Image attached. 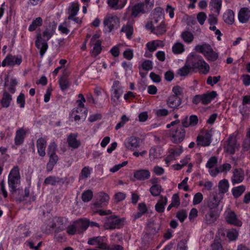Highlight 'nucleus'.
Instances as JSON below:
<instances>
[{
    "label": "nucleus",
    "mask_w": 250,
    "mask_h": 250,
    "mask_svg": "<svg viewBox=\"0 0 250 250\" xmlns=\"http://www.w3.org/2000/svg\"><path fill=\"white\" fill-rule=\"evenodd\" d=\"M220 202V199L217 195L214 193L210 194L207 199L205 201L206 206L209 209L212 210L217 208Z\"/></svg>",
    "instance_id": "2eb2a0df"
},
{
    "label": "nucleus",
    "mask_w": 250,
    "mask_h": 250,
    "mask_svg": "<svg viewBox=\"0 0 250 250\" xmlns=\"http://www.w3.org/2000/svg\"><path fill=\"white\" fill-rule=\"evenodd\" d=\"M90 245H96V248L105 250L107 249V239L104 236H97L90 238L87 242Z\"/></svg>",
    "instance_id": "9d476101"
},
{
    "label": "nucleus",
    "mask_w": 250,
    "mask_h": 250,
    "mask_svg": "<svg viewBox=\"0 0 250 250\" xmlns=\"http://www.w3.org/2000/svg\"><path fill=\"white\" fill-rule=\"evenodd\" d=\"M163 190L161 186L158 184L153 185L149 189L150 192L153 196H160V193Z\"/></svg>",
    "instance_id": "de8ad7c7"
},
{
    "label": "nucleus",
    "mask_w": 250,
    "mask_h": 250,
    "mask_svg": "<svg viewBox=\"0 0 250 250\" xmlns=\"http://www.w3.org/2000/svg\"><path fill=\"white\" fill-rule=\"evenodd\" d=\"M67 27H69L68 22L65 21L62 24L59 25L58 27L59 30H60L62 33L67 34L69 32V29Z\"/></svg>",
    "instance_id": "e2e57ef3"
},
{
    "label": "nucleus",
    "mask_w": 250,
    "mask_h": 250,
    "mask_svg": "<svg viewBox=\"0 0 250 250\" xmlns=\"http://www.w3.org/2000/svg\"><path fill=\"white\" fill-rule=\"evenodd\" d=\"M147 230L152 234H155L158 232L160 229V225L156 224L153 219L149 220L146 224Z\"/></svg>",
    "instance_id": "5701e85b"
},
{
    "label": "nucleus",
    "mask_w": 250,
    "mask_h": 250,
    "mask_svg": "<svg viewBox=\"0 0 250 250\" xmlns=\"http://www.w3.org/2000/svg\"><path fill=\"white\" fill-rule=\"evenodd\" d=\"M91 173V171L88 167H84L81 171L80 177L83 179H86L89 177Z\"/></svg>",
    "instance_id": "052dcab7"
},
{
    "label": "nucleus",
    "mask_w": 250,
    "mask_h": 250,
    "mask_svg": "<svg viewBox=\"0 0 250 250\" xmlns=\"http://www.w3.org/2000/svg\"><path fill=\"white\" fill-rule=\"evenodd\" d=\"M79 10L78 5L73 3L68 8V14L69 15L67 18L68 20L72 19L77 14Z\"/></svg>",
    "instance_id": "49530a36"
},
{
    "label": "nucleus",
    "mask_w": 250,
    "mask_h": 250,
    "mask_svg": "<svg viewBox=\"0 0 250 250\" xmlns=\"http://www.w3.org/2000/svg\"><path fill=\"white\" fill-rule=\"evenodd\" d=\"M124 218H120L115 215H112L106 217L104 223V228L105 229H120L124 226Z\"/></svg>",
    "instance_id": "39448f33"
},
{
    "label": "nucleus",
    "mask_w": 250,
    "mask_h": 250,
    "mask_svg": "<svg viewBox=\"0 0 250 250\" xmlns=\"http://www.w3.org/2000/svg\"><path fill=\"white\" fill-rule=\"evenodd\" d=\"M198 119L197 116L191 115L189 119L188 116L185 117L181 119V124L184 127H188L189 126H194L198 124Z\"/></svg>",
    "instance_id": "6ab92c4d"
},
{
    "label": "nucleus",
    "mask_w": 250,
    "mask_h": 250,
    "mask_svg": "<svg viewBox=\"0 0 250 250\" xmlns=\"http://www.w3.org/2000/svg\"><path fill=\"white\" fill-rule=\"evenodd\" d=\"M182 100L180 97L170 95L167 101V106L173 109H178L181 104Z\"/></svg>",
    "instance_id": "412c9836"
},
{
    "label": "nucleus",
    "mask_w": 250,
    "mask_h": 250,
    "mask_svg": "<svg viewBox=\"0 0 250 250\" xmlns=\"http://www.w3.org/2000/svg\"><path fill=\"white\" fill-rule=\"evenodd\" d=\"M229 183L227 180L223 179L219 182L218 188L220 192L223 194L226 193L229 190Z\"/></svg>",
    "instance_id": "a19ab883"
},
{
    "label": "nucleus",
    "mask_w": 250,
    "mask_h": 250,
    "mask_svg": "<svg viewBox=\"0 0 250 250\" xmlns=\"http://www.w3.org/2000/svg\"><path fill=\"white\" fill-rule=\"evenodd\" d=\"M217 218L216 212L213 210L209 209L205 214V221L207 224H211L213 223Z\"/></svg>",
    "instance_id": "2f4dec72"
},
{
    "label": "nucleus",
    "mask_w": 250,
    "mask_h": 250,
    "mask_svg": "<svg viewBox=\"0 0 250 250\" xmlns=\"http://www.w3.org/2000/svg\"><path fill=\"white\" fill-rule=\"evenodd\" d=\"M187 240L184 239L181 240L177 244V250H187Z\"/></svg>",
    "instance_id": "774afa93"
},
{
    "label": "nucleus",
    "mask_w": 250,
    "mask_h": 250,
    "mask_svg": "<svg viewBox=\"0 0 250 250\" xmlns=\"http://www.w3.org/2000/svg\"><path fill=\"white\" fill-rule=\"evenodd\" d=\"M78 135L77 134H70L67 139L69 146L75 149L78 148L81 145V142L77 139Z\"/></svg>",
    "instance_id": "b1692460"
},
{
    "label": "nucleus",
    "mask_w": 250,
    "mask_h": 250,
    "mask_svg": "<svg viewBox=\"0 0 250 250\" xmlns=\"http://www.w3.org/2000/svg\"><path fill=\"white\" fill-rule=\"evenodd\" d=\"M92 44L94 45V46L92 50L91 51V53L93 56H96L101 52V42L97 41L95 43H92Z\"/></svg>",
    "instance_id": "864d4df0"
},
{
    "label": "nucleus",
    "mask_w": 250,
    "mask_h": 250,
    "mask_svg": "<svg viewBox=\"0 0 250 250\" xmlns=\"http://www.w3.org/2000/svg\"><path fill=\"white\" fill-rule=\"evenodd\" d=\"M238 146L236 137L234 136H230L228 139L227 144L225 146V149L227 152L233 154L235 153Z\"/></svg>",
    "instance_id": "dca6fc26"
},
{
    "label": "nucleus",
    "mask_w": 250,
    "mask_h": 250,
    "mask_svg": "<svg viewBox=\"0 0 250 250\" xmlns=\"http://www.w3.org/2000/svg\"><path fill=\"white\" fill-rule=\"evenodd\" d=\"M62 181V179L53 176H50L47 178H46L44 181L43 185H51L52 186L56 185L57 183H60Z\"/></svg>",
    "instance_id": "ea45409f"
},
{
    "label": "nucleus",
    "mask_w": 250,
    "mask_h": 250,
    "mask_svg": "<svg viewBox=\"0 0 250 250\" xmlns=\"http://www.w3.org/2000/svg\"><path fill=\"white\" fill-rule=\"evenodd\" d=\"M224 22L228 24H232L234 21V13L230 9L227 10L223 14Z\"/></svg>",
    "instance_id": "4c0bfd02"
},
{
    "label": "nucleus",
    "mask_w": 250,
    "mask_h": 250,
    "mask_svg": "<svg viewBox=\"0 0 250 250\" xmlns=\"http://www.w3.org/2000/svg\"><path fill=\"white\" fill-rule=\"evenodd\" d=\"M119 0H108L107 3L108 5L112 8L114 9H119L122 8L126 3V0H120V2H123V4L122 5H118Z\"/></svg>",
    "instance_id": "c03bdc74"
},
{
    "label": "nucleus",
    "mask_w": 250,
    "mask_h": 250,
    "mask_svg": "<svg viewBox=\"0 0 250 250\" xmlns=\"http://www.w3.org/2000/svg\"><path fill=\"white\" fill-rule=\"evenodd\" d=\"M98 201L94 204L96 208H103L105 207L109 200L108 195L104 192H101L97 194Z\"/></svg>",
    "instance_id": "f3484780"
},
{
    "label": "nucleus",
    "mask_w": 250,
    "mask_h": 250,
    "mask_svg": "<svg viewBox=\"0 0 250 250\" xmlns=\"http://www.w3.org/2000/svg\"><path fill=\"white\" fill-rule=\"evenodd\" d=\"M195 49L196 51L202 53L208 61L214 62L218 57V54L215 52L208 44L197 45Z\"/></svg>",
    "instance_id": "20e7f679"
},
{
    "label": "nucleus",
    "mask_w": 250,
    "mask_h": 250,
    "mask_svg": "<svg viewBox=\"0 0 250 250\" xmlns=\"http://www.w3.org/2000/svg\"><path fill=\"white\" fill-rule=\"evenodd\" d=\"M172 50L175 54H181L185 50L184 46L181 42H176L173 45Z\"/></svg>",
    "instance_id": "8fccbe9b"
},
{
    "label": "nucleus",
    "mask_w": 250,
    "mask_h": 250,
    "mask_svg": "<svg viewBox=\"0 0 250 250\" xmlns=\"http://www.w3.org/2000/svg\"><path fill=\"white\" fill-rule=\"evenodd\" d=\"M124 145L127 149L134 151L140 147V139L135 136L128 137L124 142Z\"/></svg>",
    "instance_id": "f8f14e48"
},
{
    "label": "nucleus",
    "mask_w": 250,
    "mask_h": 250,
    "mask_svg": "<svg viewBox=\"0 0 250 250\" xmlns=\"http://www.w3.org/2000/svg\"><path fill=\"white\" fill-rule=\"evenodd\" d=\"M203 199V195L200 192L196 193L193 197V205H197L200 204Z\"/></svg>",
    "instance_id": "338daca9"
},
{
    "label": "nucleus",
    "mask_w": 250,
    "mask_h": 250,
    "mask_svg": "<svg viewBox=\"0 0 250 250\" xmlns=\"http://www.w3.org/2000/svg\"><path fill=\"white\" fill-rule=\"evenodd\" d=\"M49 161L46 165V169L48 172L52 170L59 160V158L56 154L49 155Z\"/></svg>",
    "instance_id": "e433bc0d"
},
{
    "label": "nucleus",
    "mask_w": 250,
    "mask_h": 250,
    "mask_svg": "<svg viewBox=\"0 0 250 250\" xmlns=\"http://www.w3.org/2000/svg\"><path fill=\"white\" fill-rule=\"evenodd\" d=\"M185 128L181 124L176 129L170 130V137L173 143L178 144L183 141L186 136Z\"/></svg>",
    "instance_id": "0eeeda50"
},
{
    "label": "nucleus",
    "mask_w": 250,
    "mask_h": 250,
    "mask_svg": "<svg viewBox=\"0 0 250 250\" xmlns=\"http://www.w3.org/2000/svg\"><path fill=\"white\" fill-rule=\"evenodd\" d=\"M181 36L184 42L187 43L191 42L194 38L193 34L191 32L187 31L183 32Z\"/></svg>",
    "instance_id": "603ef678"
},
{
    "label": "nucleus",
    "mask_w": 250,
    "mask_h": 250,
    "mask_svg": "<svg viewBox=\"0 0 250 250\" xmlns=\"http://www.w3.org/2000/svg\"><path fill=\"white\" fill-rule=\"evenodd\" d=\"M192 70L194 71L197 69L199 73L206 74L210 69L209 65L204 60L203 58L199 55L190 54L186 60Z\"/></svg>",
    "instance_id": "f03ea898"
},
{
    "label": "nucleus",
    "mask_w": 250,
    "mask_h": 250,
    "mask_svg": "<svg viewBox=\"0 0 250 250\" xmlns=\"http://www.w3.org/2000/svg\"><path fill=\"white\" fill-rule=\"evenodd\" d=\"M17 103L19 104V106L23 108L24 107L25 104V100L24 94L22 93H21L20 95L17 97Z\"/></svg>",
    "instance_id": "4d7b16f0"
},
{
    "label": "nucleus",
    "mask_w": 250,
    "mask_h": 250,
    "mask_svg": "<svg viewBox=\"0 0 250 250\" xmlns=\"http://www.w3.org/2000/svg\"><path fill=\"white\" fill-rule=\"evenodd\" d=\"M46 146V141L44 138L41 137L37 140V147L38 153L40 156L44 157L45 155Z\"/></svg>",
    "instance_id": "393cba45"
},
{
    "label": "nucleus",
    "mask_w": 250,
    "mask_h": 250,
    "mask_svg": "<svg viewBox=\"0 0 250 250\" xmlns=\"http://www.w3.org/2000/svg\"><path fill=\"white\" fill-rule=\"evenodd\" d=\"M129 120V118L126 117L125 115H123L121 118V121L118 123L116 126L115 129L118 130L120 128L123 127L125 124Z\"/></svg>",
    "instance_id": "13d9d810"
},
{
    "label": "nucleus",
    "mask_w": 250,
    "mask_h": 250,
    "mask_svg": "<svg viewBox=\"0 0 250 250\" xmlns=\"http://www.w3.org/2000/svg\"><path fill=\"white\" fill-rule=\"evenodd\" d=\"M147 12L143 2L135 4L132 9V15L134 17H136L139 13L143 14Z\"/></svg>",
    "instance_id": "473e14b6"
},
{
    "label": "nucleus",
    "mask_w": 250,
    "mask_h": 250,
    "mask_svg": "<svg viewBox=\"0 0 250 250\" xmlns=\"http://www.w3.org/2000/svg\"><path fill=\"white\" fill-rule=\"evenodd\" d=\"M121 32L125 33L127 38L130 39L131 38L133 32V27L131 24L128 23L122 28Z\"/></svg>",
    "instance_id": "3c124183"
},
{
    "label": "nucleus",
    "mask_w": 250,
    "mask_h": 250,
    "mask_svg": "<svg viewBox=\"0 0 250 250\" xmlns=\"http://www.w3.org/2000/svg\"><path fill=\"white\" fill-rule=\"evenodd\" d=\"M42 24V20L41 17H38L34 20L28 27V30L30 32L35 31L37 28Z\"/></svg>",
    "instance_id": "a18cd8bd"
},
{
    "label": "nucleus",
    "mask_w": 250,
    "mask_h": 250,
    "mask_svg": "<svg viewBox=\"0 0 250 250\" xmlns=\"http://www.w3.org/2000/svg\"><path fill=\"white\" fill-rule=\"evenodd\" d=\"M142 66L143 69L149 71L152 69L153 63L151 61L146 60L142 63Z\"/></svg>",
    "instance_id": "680f3d73"
},
{
    "label": "nucleus",
    "mask_w": 250,
    "mask_h": 250,
    "mask_svg": "<svg viewBox=\"0 0 250 250\" xmlns=\"http://www.w3.org/2000/svg\"><path fill=\"white\" fill-rule=\"evenodd\" d=\"M250 18V11L247 8H243L241 9L239 14L238 19L242 23H246Z\"/></svg>",
    "instance_id": "c756f323"
},
{
    "label": "nucleus",
    "mask_w": 250,
    "mask_h": 250,
    "mask_svg": "<svg viewBox=\"0 0 250 250\" xmlns=\"http://www.w3.org/2000/svg\"><path fill=\"white\" fill-rule=\"evenodd\" d=\"M123 92V87L121 83L119 81H114L112 86L111 94V100L114 105L119 104V99Z\"/></svg>",
    "instance_id": "423d86ee"
},
{
    "label": "nucleus",
    "mask_w": 250,
    "mask_h": 250,
    "mask_svg": "<svg viewBox=\"0 0 250 250\" xmlns=\"http://www.w3.org/2000/svg\"><path fill=\"white\" fill-rule=\"evenodd\" d=\"M17 192L20 195H18L16 194L14 196H15L16 199L19 202L25 200L29 196V189L28 188H26L24 191L22 190V192L21 191L20 192L17 191Z\"/></svg>",
    "instance_id": "37998d69"
},
{
    "label": "nucleus",
    "mask_w": 250,
    "mask_h": 250,
    "mask_svg": "<svg viewBox=\"0 0 250 250\" xmlns=\"http://www.w3.org/2000/svg\"><path fill=\"white\" fill-rule=\"evenodd\" d=\"M20 174L19 168L18 167H14L10 172L8 176V183L10 188V191L13 195L17 193V191L22 192V189L18 188L20 184Z\"/></svg>",
    "instance_id": "7ed1b4c3"
},
{
    "label": "nucleus",
    "mask_w": 250,
    "mask_h": 250,
    "mask_svg": "<svg viewBox=\"0 0 250 250\" xmlns=\"http://www.w3.org/2000/svg\"><path fill=\"white\" fill-rule=\"evenodd\" d=\"M67 219L63 217H54L52 220L51 228L56 229V231L59 232L63 230L66 228Z\"/></svg>",
    "instance_id": "ddd939ff"
},
{
    "label": "nucleus",
    "mask_w": 250,
    "mask_h": 250,
    "mask_svg": "<svg viewBox=\"0 0 250 250\" xmlns=\"http://www.w3.org/2000/svg\"><path fill=\"white\" fill-rule=\"evenodd\" d=\"M225 219L226 222L230 225L237 227H240L242 225V222L238 219L235 212L229 208L225 211Z\"/></svg>",
    "instance_id": "9b49d317"
},
{
    "label": "nucleus",
    "mask_w": 250,
    "mask_h": 250,
    "mask_svg": "<svg viewBox=\"0 0 250 250\" xmlns=\"http://www.w3.org/2000/svg\"><path fill=\"white\" fill-rule=\"evenodd\" d=\"M216 96L217 93L214 91L202 94V104L204 105L208 104Z\"/></svg>",
    "instance_id": "f704fd0d"
},
{
    "label": "nucleus",
    "mask_w": 250,
    "mask_h": 250,
    "mask_svg": "<svg viewBox=\"0 0 250 250\" xmlns=\"http://www.w3.org/2000/svg\"><path fill=\"white\" fill-rule=\"evenodd\" d=\"M222 0H211L210 4L215 9L216 16L219 15L222 7Z\"/></svg>",
    "instance_id": "09e8293b"
},
{
    "label": "nucleus",
    "mask_w": 250,
    "mask_h": 250,
    "mask_svg": "<svg viewBox=\"0 0 250 250\" xmlns=\"http://www.w3.org/2000/svg\"><path fill=\"white\" fill-rule=\"evenodd\" d=\"M193 72L194 71L192 70V68L186 62L184 66L178 69L177 74L181 77H186Z\"/></svg>",
    "instance_id": "c9c22d12"
},
{
    "label": "nucleus",
    "mask_w": 250,
    "mask_h": 250,
    "mask_svg": "<svg viewBox=\"0 0 250 250\" xmlns=\"http://www.w3.org/2000/svg\"><path fill=\"white\" fill-rule=\"evenodd\" d=\"M245 178V173L242 168H235L232 171L231 182L233 185L238 184L243 182Z\"/></svg>",
    "instance_id": "4468645a"
},
{
    "label": "nucleus",
    "mask_w": 250,
    "mask_h": 250,
    "mask_svg": "<svg viewBox=\"0 0 250 250\" xmlns=\"http://www.w3.org/2000/svg\"><path fill=\"white\" fill-rule=\"evenodd\" d=\"M183 152V148L182 146H180V148L178 150H175L173 148H171L169 150L170 154L168 155V158L169 159H171L172 158L179 156Z\"/></svg>",
    "instance_id": "6e6d98bb"
},
{
    "label": "nucleus",
    "mask_w": 250,
    "mask_h": 250,
    "mask_svg": "<svg viewBox=\"0 0 250 250\" xmlns=\"http://www.w3.org/2000/svg\"><path fill=\"white\" fill-rule=\"evenodd\" d=\"M57 145L55 142H52L48 146L47 148V154L48 155L56 154Z\"/></svg>",
    "instance_id": "bf43d9fd"
},
{
    "label": "nucleus",
    "mask_w": 250,
    "mask_h": 250,
    "mask_svg": "<svg viewBox=\"0 0 250 250\" xmlns=\"http://www.w3.org/2000/svg\"><path fill=\"white\" fill-rule=\"evenodd\" d=\"M212 134L210 131L207 132L204 136L197 137V145L203 146H209L211 143Z\"/></svg>",
    "instance_id": "a211bd4d"
},
{
    "label": "nucleus",
    "mask_w": 250,
    "mask_h": 250,
    "mask_svg": "<svg viewBox=\"0 0 250 250\" xmlns=\"http://www.w3.org/2000/svg\"><path fill=\"white\" fill-rule=\"evenodd\" d=\"M167 198L161 195L160 196V199L155 206V208L156 211L159 213L163 212L165 210V207L167 204Z\"/></svg>",
    "instance_id": "c85d7f7f"
},
{
    "label": "nucleus",
    "mask_w": 250,
    "mask_h": 250,
    "mask_svg": "<svg viewBox=\"0 0 250 250\" xmlns=\"http://www.w3.org/2000/svg\"><path fill=\"white\" fill-rule=\"evenodd\" d=\"M103 23L104 30L110 32L115 27L119 26L120 19L115 15H108L104 18Z\"/></svg>",
    "instance_id": "6e6552de"
},
{
    "label": "nucleus",
    "mask_w": 250,
    "mask_h": 250,
    "mask_svg": "<svg viewBox=\"0 0 250 250\" xmlns=\"http://www.w3.org/2000/svg\"><path fill=\"white\" fill-rule=\"evenodd\" d=\"M93 194L91 190L88 189L84 191L82 194V200L84 202H88L90 201L92 197Z\"/></svg>",
    "instance_id": "5fc2aeb1"
},
{
    "label": "nucleus",
    "mask_w": 250,
    "mask_h": 250,
    "mask_svg": "<svg viewBox=\"0 0 250 250\" xmlns=\"http://www.w3.org/2000/svg\"><path fill=\"white\" fill-rule=\"evenodd\" d=\"M188 178L186 177L185 179L182 181V182L179 184L178 185V188L179 189L183 188L184 191H188L189 190V187L187 185V182L188 181Z\"/></svg>",
    "instance_id": "0e129e2a"
},
{
    "label": "nucleus",
    "mask_w": 250,
    "mask_h": 250,
    "mask_svg": "<svg viewBox=\"0 0 250 250\" xmlns=\"http://www.w3.org/2000/svg\"><path fill=\"white\" fill-rule=\"evenodd\" d=\"M69 74L66 71H64L62 76L59 80L60 87L62 91L67 89L70 85V83L67 78Z\"/></svg>",
    "instance_id": "aec40b11"
},
{
    "label": "nucleus",
    "mask_w": 250,
    "mask_h": 250,
    "mask_svg": "<svg viewBox=\"0 0 250 250\" xmlns=\"http://www.w3.org/2000/svg\"><path fill=\"white\" fill-rule=\"evenodd\" d=\"M163 150L161 147L156 146L149 150V158L151 161L161 157Z\"/></svg>",
    "instance_id": "cd10ccee"
},
{
    "label": "nucleus",
    "mask_w": 250,
    "mask_h": 250,
    "mask_svg": "<svg viewBox=\"0 0 250 250\" xmlns=\"http://www.w3.org/2000/svg\"><path fill=\"white\" fill-rule=\"evenodd\" d=\"M26 135V132L23 128H20L17 130L15 138V144L19 146L21 145Z\"/></svg>",
    "instance_id": "7c9ffc66"
},
{
    "label": "nucleus",
    "mask_w": 250,
    "mask_h": 250,
    "mask_svg": "<svg viewBox=\"0 0 250 250\" xmlns=\"http://www.w3.org/2000/svg\"><path fill=\"white\" fill-rule=\"evenodd\" d=\"M167 31L166 25L164 21H161L160 24L155 27L153 33L157 35H162Z\"/></svg>",
    "instance_id": "79ce46f5"
},
{
    "label": "nucleus",
    "mask_w": 250,
    "mask_h": 250,
    "mask_svg": "<svg viewBox=\"0 0 250 250\" xmlns=\"http://www.w3.org/2000/svg\"><path fill=\"white\" fill-rule=\"evenodd\" d=\"M150 173L147 169H140L134 172L133 177L139 181H144L149 178Z\"/></svg>",
    "instance_id": "4be33fe9"
},
{
    "label": "nucleus",
    "mask_w": 250,
    "mask_h": 250,
    "mask_svg": "<svg viewBox=\"0 0 250 250\" xmlns=\"http://www.w3.org/2000/svg\"><path fill=\"white\" fill-rule=\"evenodd\" d=\"M163 12V9L161 7H157L155 9L153 12V22L156 24L159 21H163L164 18Z\"/></svg>",
    "instance_id": "72a5a7b5"
},
{
    "label": "nucleus",
    "mask_w": 250,
    "mask_h": 250,
    "mask_svg": "<svg viewBox=\"0 0 250 250\" xmlns=\"http://www.w3.org/2000/svg\"><path fill=\"white\" fill-rule=\"evenodd\" d=\"M245 190L246 187L244 185H241L233 188L231 192L234 198L236 199L241 196Z\"/></svg>",
    "instance_id": "58836bf2"
},
{
    "label": "nucleus",
    "mask_w": 250,
    "mask_h": 250,
    "mask_svg": "<svg viewBox=\"0 0 250 250\" xmlns=\"http://www.w3.org/2000/svg\"><path fill=\"white\" fill-rule=\"evenodd\" d=\"M22 61V58L21 55H12L8 54L5 58L1 62V65L5 67L6 65L13 66L15 65H20Z\"/></svg>",
    "instance_id": "1a4fd4ad"
},
{
    "label": "nucleus",
    "mask_w": 250,
    "mask_h": 250,
    "mask_svg": "<svg viewBox=\"0 0 250 250\" xmlns=\"http://www.w3.org/2000/svg\"><path fill=\"white\" fill-rule=\"evenodd\" d=\"M176 217L181 222H183L187 217V212L185 210H181L178 211L176 214Z\"/></svg>",
    "instance_id": "69168bd1"
},
{
    "label": "nucleus",
    "mask_w": 250,
    "mask_h": 250,
    "mask_svg": "<svg viewBox=\"0 0 250 250\" xmlns=\"http://www.w3.org/2000/svg\"><path fill=\"white\" fill-rule=\"evenodd\" d=\"M12 101V95L7 91H4L3 93L2 98L0 100V104L3 108H8Z\"/></svg>",
    "instance_id": "bb28decb"
},
{
    "label": "nucleus",
    "mask_w": 250,
    "mask_h": 250,
    "mask_svg": "<svg viewBox=\"0 0 250 250\" xmlns=\"http://www.w3.org/2000/svg\"><path fill=\"white\" fill-rule=\"evenodd\" d=\"M77 229L78 233H82L89 226V221L87 220L80 219L74 222Z\"/></svg>",
    "instance_id": "a878e982"
},
{
    "label": "nucleus",
    "mask_w": 250,
    "mask_h": 250,
    "mask_svg": "<svg viewBox=\"0 0 250 250\" xmlns=\"http://www.w3.org/2000/svg\"><path fill=\"white\" fill-rule=\"evenodd\" d=\"M56 24H49L48 26L43 31L42 34L38 33L37 35V39L35 42L36 47L40 49V54L42 57L48 48L46 42L54 34L56 28Z\"/></svg>",
    "instance_id": "f257e3e1"
}]
</instances>
